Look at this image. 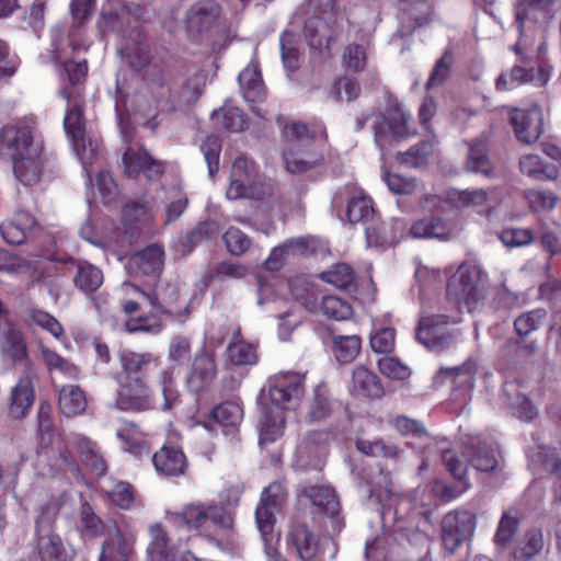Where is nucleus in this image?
I'll list each match as a JSON object with an SVG mask.
<instances>
[{
	"label": "nucleus",
	"instance_id": "f257e3e1",
	"mask_svg": "<svg viewBox=\"0 0 561 561\" xmlns=\"http://www.w3.org/2000/svg\"><path fill=\"white\" fill-rule=\"evenodd\" d=\"M304 36L309 46L320 53L332 50L348 37L350 23L344 13L335 8L334 0H307Z\"/></svg>",
	"mask_w": 561,
	"mask_h": 561
},
{
	"label": "nucleus",
	"instance_id": "f03ea898",
	"mask_svg": "<svg viewBox=\"0 0 561 561\" xmlns=\"http://www.w3.org/2000/svg\"><path fill=\"white\" fill-rule=\"evenodd\" d=\"M119 53L127 66L141 76L144 88L138 98L150 94L153 103L165 101L170 87L162 69L151 62L149 46L140 27H135L125 36Z\"/></svg>",
	"mask_w": 561,
	"mask_h": 561
},
{
	"label": "nucleus",
	"instance_id": "7ed1b4c3",
	"mask_svg": "<svg viewBox=\"0 0 561 561\" xmlns=\"http://www.w3.org/2000/svg\"><path fill=\"white\" fill-rule=\"evenodd\" d=\"M302 376L285 373L275 376L268 387V397L274 408H264L260 417V444L275 442L283 433L282 410L296 405L304 393Z\"/></svg>",
	"mask_w": 561,
	"mask_h": 561
},
{
	"label": "nucleus",
	"instance_id": "20e7f679",
	"mask_svg": "<svg viewBox=\"0 0 561 561\" xmlns=\"http://www.w3.org/2000/svg\"><path fill=\"white\" fill-rule=\"evenodd\" d=\"M175 523L185 524L188 528L197 530L224 552L239 551V542L232 533L228 534L226 539L220 537L221 533L230 530L233 526L232 516L220 505L190 504L175 515Z\"/></svg>",
	"mask_w": 561,
	"mask_h": 561
},
{
	"label": "nucleus",
	"instance_id": "39448f33",
	"mask_svg": "<svg viewBox=\"0 0 561 561\" xmlns=\"http://www.w3.org/2000/svg\"><path fill=\"white\" fill-rule=\"evenodd\" d=\"M554 3L556 0H516L514 3L519 38L513 50L523 59L527 58L526 50L533 46L536 34L542 33L553 19Z\"/></svg>",
	"mask_w": 561,
	"mask_h": 561
},
{
	"label": "nucleus",
	"instance_id": "423d86ee",
	"mask_svg": "<svg viewBox=\"0 0 561 561\" xmlns=\"http://www.w3.org/2000/svg\"><path fill=\"white\" fill-rule=\"evenodd\" d=\"M284 136L288 147L284 151L283 158L288 172L300 174L321 164L323 157L320 152L310 149L313 136L305 124L286 125Z\"/></svg>",
	"mask_w": 561,
	"mask_h": 561
},
{
	"label": "nucleus",
	"instance_id": "0eeeda50",
	"mask_svg": "<svg viewBox=\"0 0 561 561\" xmlns=\"http://www.w3.org/2000/svg\"><path fill=\"white\" fill-rule=\"evenodd\" d=\"M447 296L462 304L469 312L479 310L488 296L481 270L472 264H461L448 279Z\"/></svg>",
	"mask_w": 561,
	"mask_h": 561
},
{
	"label": "nucleus",
	"instance_id": "6e6552de",
	"mask_svg": "<svg viewBox=\"0 0 561 561\" xmlns=\"http://www.w3.org/2000/svg\"><path fill=\"white\" fill-rule=\"evenodd\" d=\"M410 116L397 103H390L385 113L380 114L374 125V138L382 157L392 142L409 137L412 131L409 128Z\"/></svg>",
	"mask_w": 561,
	"mask_h": 561
},
{
	"label": "nucleus",
	"instance_id": "1a4fd4ad",
	"mask_svg": "<svg viewBox=\"0 0 561 561\" xmlns=\"http://www.w3.org/2000/svg\"><path fill=\"white\" fill-rule=\"evenodd\" d=\"M287 499V490L283 483L275 481L266 486L255 510V520L261 533L264 546L273 543L275 539V515L280 512Z\"/></svg>",
	"mask_w": 561,
	"mask_h": 561
},
{
	"label": "nucleus",
	"instance_id": "9d476101",
	"mask_svg": "<svg viewBox=\"0 0 561 561\" xmlns=\"http://www.w3.org/2000/svg\"><path fill=\"white\" fill-rule=\"evenodd\" d=\"M450 318L446 314L423 317L417 325L415 337L432 352H445L459 341L461 334L458 331H447L445 327Z\"/></svg>",
	"mask_w": 561,
	"mask_h": 561
},
{
	"label": "nucleus",
	"instance_id": "9b49d317",
	"mask_svg": "<svg viewBox=\"0 0 561 561\" xmlns=\"http://www.w3.org/2000/svg\"><path fill=\"white\" fill-rule=\"evenodd\" d=\"M118 391L115 400L110 404L119 411L141 412L153 407V394L146 381L140 379H117Z\"/></svg>",
	"mask_w": 561,
	"mask_h": 561
},
{
	"label": "nucleus",
	"instance_id": "f8f14e48",
	"mask_svg": "<svg viewBox=\"0 0 561 561\" xmlns=\"http://www.w3.org/2000/svg\"><path fill=\"white\" fill-rule=\"evenodd\" d=\"M476 528V517L469 511H453L447 513L442 522V540L449 553L469 540Z\"/></svg>",
	"mask_w": 561,
	"mask_h": 561
},
{
	"label": "nucleus",
	"instance_id": "ddd939ff",
	"mask_svg": "<svg viewBox=\"0 0 561 561\" xmlns=\"http://www.w3.org/2000/svg\"><path fill=\"white\" fill-rule=\"evenodd\" d=\"M39 147L27 126H4L0 129V158L12 162Z\"/></svg>",
	"mask_w": 561,
	"mask_h": 561
},
{
	"label": "nucleus",
	"instance_id": "4468645a",
	"mask_svg": "<svg viewBox=\"0 0 561 561\" xmlns=\"http://www.w3.org/2000/svg\"><path fill=\"white\" fill-rule=\"evenodd\" d=\"M53 522L49 516L41 515L35 520L37 551L43 561H69L70 554L61 538L53 533Z\"/></svg>",
	"mask_w": 561,
	"mask_h": 561
},
{
	"label": "nucleus",
	"instance_id": "2eb2a0df",
	"mask_svg": "<svg viewBox=\"0 0 561 561\" xmlns=\"http://www.w3.org/2000/svg\"><path fill=\"white\" fill-rule=\"evenodd\" d=\"M256 173L255 164L251 159L244 156L236 158L231 168V181L227 188V197L229 199L260 198L254 187Z\"/></svg>",
	"mask_w": 561,
	"mask_h": 561
},
{
	"label": "nucleus",
	"instance_id": "dca6fc26",
	"mask_svg": "<svg viewBox=\"0 0 561 561\" xmlns=\"http://www.w3.org/2000/svg\"><path fill=\"white\" fill-rule=\"evenodd\" d=\"M510 123L516 138L527 145L536 142L543 131V114L538 105L514 108L510 114Z\"/></svg>",
	"mask_w": 561,
	"mask_h": 561
},
{
	"label": "nucleus",
	"instance_id": "f3484780",
	"mask_svg": "<svg viewBox=\"0 0 561 561\" xmlns=\"http://www.w3.org/2000/svg\"><path fill=\"white\" fill-rule=\"evenodd\" d=\"M220 8L210 0L199 1L193 4L186 12L185 27L188 36L197 41L207 35L214 27Z\"/></svg>",
	"mask_w": 561,
	"mask_h": 561
},
{
	"label": "nucleus",
	"instance_id": "a211bd4d",
	"mask_svg": "<svg viewBox=\"0 0 561 561\" xmlns=\"http://www.w3.org/2000/svg\"><path fill=\"white\" fill-rule=\"evenodd\" d=\"M205 84L206 76L201 71H195L182 82L178 92L172 93L170 90L165 101L153 103L151 99L148 102V108L144 110V112L146 114H150L152 108H157L159 106L163 108L169 105L171 108L175 110L181 108L184 105H191L202 94Z\"/></svg>",
	"mask_w": 561,
	"mask_h": 561
},
{
	"label": "nucleus",
	"instance_id": "6ab92c4d",
	"mask_svg": "<svg viewBox=\"0 0 561 561\" xmlns=\"http://www.w3.org/2000/svg\"><path fill=\"white\" fill-rule=\"evenodd\" d=\"M118 362L122 373L117 379H140L146 381L151 371L160 368L159 358L148 352L122 351L118 353Z\"/></svg>",
	"mask_w": 561,
	"mask_h": 561
},
{
	"label": "nucleus",
	"instance_id": "aec40b11",
	"mask_svg": "<svg viewBox=\"0 0 561 561\" xmlns=\"http://www.w3.org/2000/svg\"><path fill=\"white\" fill-rule=\"evenodd\" d=\"M124 172L129 178L142 172L147 179L156 181L164 172L163 162L152 158L144 148L128 147L123 156Z\"/></svg>",
	"mask_w": 561,
	"mask_h": 561
},
{
	"label": "nucleus",
	"instance_id": "412c9836",
	"mask_svg": "<svg viewBox=\"0 0 561 561\" xmlns=\"http://www.w3.org/2000/svg\"><path fill=\"white\" fill-rule=\"evenodd\" d=\"M550 73L545 68L526 69L515 65L510 70L503 71L495 80L497 91H511L526 83H534L537 87H543L548 83Z\"/></svg>",
	"mask_w": 561,
	"mask_h": 561
},
{
	"label": "nucleus",
	"instance_id": "4be33fe9",
	"mask_svg": "<svg viewBox=\"0 0 561 561\" xmlns=\"http://www.w3.org/2000/svg\"><path fill=\"white\" fill-rule=\"evenodd\" d=\"M164 260L163 247L152 243L134 253L129 259L128 267L136 275L156 276L163 270Z\"/></svg>",
	"mask_w": 561,
	"mask_h": 561
},
{
	"label": "nucleus",
	"instance_id": "5701e85b",
	"mask_svg": "<svg viewBox=\"0 0 561 561\" xmlns=\"http://www.w3.org/2000/svg\"><path fill=\"white\" fill-rule=\"evenodd\" d=\"M70 444L79 454L81 462L87 470L95 478H101L107 472V462L100 451L95 442L84 435L73 434Z\"/></svg>",
	"mask_w": 561,
	"mask_h": 561
},
{
	"label": "nucleus",
	"instance_id": "b1692460",
	"mask_svg": "<svg viewBox=\"0 0 561 561\" xmlns=\"http://www.w3.org/2000/svg\"><path fill=\"white\" fill-rule=\"evenodd\" d=\"M0 351L14 363L24 359L27 354L24 337L10 319L0 318Z\"/></svg>",
	"mask_w": 561,
	"mask_h": 561
},
{
	"label": "nucleus",
	"instance_id": "393cba45",
	"mask_svg": "<svg viewBox=\"0 0 561 561\" xmlns=\"http://www.w3.org/2000/svg\"><path fill=\"white\" fill-rule=\"evenodd\" d=\"M478 365L473 359H468L461 366L444 368L443 375L449 378L457 387L453 391V397L458 401H466L474 386V378Z\"/></svg>",
	"mask_w": 561,
	"mask_h": 561
},
{
	"label": "nucleus",
	"instance_id": "a878e982",
	"mask_svg": "<svg viewBox=\"0 0 561 561\" xmlns=\"http://www.w3.org/2000/svg\"><path fill=\"white\" fill-rule=\"evenodd\" d=\"M152 462L157 472L165 477H179L185 473L187 468L186 457L176 447L163 446L152 455Z\"/></svg>",
	"mask_w": 561,
	"mask_h": 561
},
{
	"label": "nucleus",
	"instance_id": "bb28decb",
	"mask_svg": "<svg viewBox=\"0 0 561 561\" xmlns=\"http://www.w3.org/2000/svg\"><path fill=\"white\" fill-rule=\"evenodd\" d=\"M105 31L122 33L123 38L128 35L126 27H139L138 20L130 15L126 7L107 2L102 7L101 22Z\"/></svg>",
	"mask_w": 561,
	"mask_h": 561
},
{
	"label": "nucleus",
	"instance_id": "cd10ccee",
	"mask_svg": "<svg viewBox=\"0 0 561 561\" xmlns=\"http://www.w3.org/2000/svg\"><path fill=\"white\" fill-rule=\"evenodd\" d=\"M463 454L478 471L493 472L500 467L497 449L486 442H471L465 446Z\"/></svg>",
	"mask_w": 561,
	"mask_h": 561
},
{
	"label": "nucleus",
	"instance_id": "c85d7f7f",
	"mask_svg": "<svg viewBox=\"0 0 561 561\" xmlns=\"http://www.w3.org/2000/svg\"><path fill=\"white\" fill-rule=\"evenodd\" d=\"M238 82L247 102L254 103L264 99L265 85L256 58H253L239 73Z\"/></svg>",
	"mask_w": 561,
	"mask_h": 561
},
{
	"label": "nucleus",
	"instance_id": "c756f323",
	"mask_svg": "<svg viewBox=\"0 0 561 561\" xmlns=\"http://www.w3.org/2000/svg\"><path fill=\"white\" fill-rule=\"evenodd\" d=\"M42 147L12 161L13 173L23 185L36 184L43 173Z\"/></svg>",
	"mask_w": 561,
	"mask_h": 561
},
{
	"label": "nucleus",
	"instance_id": "7c9ffc66",
	"mask_svg": "<svg viewBox=\"0 0 561 561\" xmlns=\"http://www.w3.org/2000/svg\"><path fill=\"white\" fill-rule=\"evenodd\" d=\"M301 561H321L316 536L305 525H296L287 536Z\"/></svg>",
	"mask_w": 561,
	"mask_h": 561
},
{
	"label": "nucleus",
	"instance_id": "2f4dec72",
	"mask_svg": "<svg viewBox=\"0 0 561 561\" xmlns=\"http://www.w3.org/2000/svg\"><path fill=\"white\" fill-rule=\"evenodd\" d=\"M35 226L36 220L32 214L19 210L12 220L0 225V232L7 243L20 245L25 242L28 233Z\"/></svg>",
	"mask_w": 561,
	"mask_h": 561
},
{
	"label": "nucleus",
	"instance_id": "473e14b6",
	"mask_svg": "<svg viewBox=\"0 0 561 561\" xmlns=\"http://www.w3.org/2000/svg\"><path fill=\"white\" fill-rule=\"evenodd\" d=\"M346 217L352 225L360 224L367 237V229L378 224V216L373 207L371 199L358 193L350 197L346 206Z\"/></svg>",
	"mask_w": 561,
	"mask_h": 561
},
{
	"label": "nucleus",
	"instance_id": "72a5a7b5",
	"mask_svg": "<svg viewBox=\"0 0 561 561\" xmlns=\"http://www.w3.org/2000/svg\"><path fill=\"white\" fill-rule=\"evenodd\" d=\"M217 374V366L213 354L202 350L195 355L192 374L188 377V386L198 391L207 386Z\"/></svg>",
	"mask_w": 561,
	"mask_h": 561
},
{
	"label": "nucleus",
	"instance_id": "f704fd0d",
	"mask_svg": "<svg viewBox=\"0 0 561 561\" xmlns=\"http://www.w3.org/2000/svg\"><path fill=\"white\" fill-rule=\"evenodd\" d=\"M442 460L446 469L458 481L457 486L445 488V499L451 500L463 493L469 488V483L466 481L467 465L458 459L457 454L453 449H444L442 451Z\"/></svg>",
	"mask_w": 561,
	"mask_h": 561
},
{
	"label": "nucleus",
	"instance_id": "c9c22d12",
	"mask_svg": "<svg viewBox=\"0 0 561 561\" xmlns=\"http://www.w3.org/2000/svg\"><path fill=\"white\" fill-rule=\"evenodd\" d=\"M34 402L33 383L28 376L20 379L11 393L10 413L14 419L24 417Z\"/></svg>",
	"mask_w": 561,
	"mask_h": 561
},
{
	"label": "nucleus",
	"instance_id": "e433bc0d",
	"mask_svg": "<svg viewBox=\"0 0 561 561\" xmlns=\"http://www.w3.org/2000/svg\"><path fill=\"white\" fill-rule=\"evenodd\" d=\"M379 228V222L375 227L367 229L368 247H389L396 244L404 234L407 226L401 219H391L388 224L382 225L380 234L376 236L375 230Z\"/></svg>",
	"mask_w": 561,
	"mask_h": 561
},
{
	"label": "nucleus",
	"instance_id": "4c0bfd02",
	"mask_svg": "<svg viewBox=\"0 0 561 561\" xmlns=\"http://www.w3.org/2000/svg\"><path fill=\"white\" fill-rule=\"evenodd\" d=\"M58 407L66 416L82 414L87 409L84 391L76 385L64 386L59 390Z\"/></svg>",
	"mask_w": 561,
	"mask_h": 561
},
{
	"label": "nucleus",
	"instance_id": "58836bf2",
	"mask_svg": "<svg viewBox=\"0 0 561 561\" xmlns=\"http://www.w3.org/2000/svg\"><path fill=\"white\" fill-rule=\"evenodd\" d=\"M211 417L224 428L226 435L234 434L243 417L238 402L226 401L211 411Z\"/></svg>",
	"mask_w": 561,
	"mask_h": 561
},
{
	"label": "nucleus",
	"instance_id": "ea45409f",
	"mask_svg": "<svg viewBox=\"0 0 561 561\" xmlns=\"http://www.w3.org/2000/svg\"><path fill=\"white\" fill-rule=\"evenodd\" d=\"M320 278L336 288L353 293L356 290V273L347 263H337L322 272Z\"/></svg>",
	"mask_w": 561,
	"mask_h": 561
},
{
	"label": "nucleus",
	"instance_id": "a19ab883",
	"mask_svg": "<svg viewBox=\"0 0 561 561\" xmlns=\"http://www.w3.org/2000/svg\"><path fill=\"white\" fill-rule=\"evenodd\" d=\"M125 286L131 287L134 290L139 291L148 304L160 312H167L170 307L178 299L176 289L174 286L168 283L158 282L154 289L150 293L138 289L136 286L125 284Z\"/></svg>",
	"mask_w": 561,
	"mask_h": 561
},
{
	"label": "nucleus",
	"instance_id": "79ce46f5",
	"mask_svg": "<svg viewBox=\"0 0 561 561\" xmlns=\"http://www.w3.org/2000/svg\"><path fill=\"white\" fill-rule=\"evenodd\" d=\"M76 267L73 284L81 291L85 294L93 293L103 284V273L95 265L87 261H79Z\"/></svg>",
	"mask_w": 561,
	"mask_h": 561
},
{
	"label": "nucleus",
	"instance_id": "37998d69",
	"mask_svg": "<svg viewBox=\"0 0 561 561\" xmlns=\"http://www.w3.org/2000/svg\"><path fill=\"white\" fill-rule=\"evenodd\" d=\"M352 381L353 391L357 396L376 399L380 398L383 393V389L378 377L365 367L360 366L354 369Z\"/></svg>",
	"mask_w": 561,
	"mask_h": 561
},
{
	"label": "nucleus",
	"instance_id": "c03bdc74",
	"mask_svg": "<svg viewBox=\"0 0 561 561\" xmlns=\"http://www.w3.org/2000/svg\"><path fill=\"white\" fill-rule=\"evenodd\" d=\"M304 494L310 499L314 506L331 517L339 514L340 503L333 489L322 485H309L304 488Z\"/></svg>",
	"mask_w": 561,
	"mask_h": 561
},
{
	"label": "nucleus",
	"instance_id": "a18cd8bd",
	"mask_svg": "<svg viewBox=\"0 0 561 561\" xmlns=\"http://www.w3.org/2000/svg\"><path fill=\"white\" fill-rule=\"evenodd\" d=\"M151 541L147 553L150 561H176V553L168 546L167 535L160 524L150 527Z\"/></svg>",
	"mask_w": 561,
	"mask_h": 561
},
{
	"label": "nucleus",
	"instance_id": "49530a36",
	"mask_svg": "<svg viewBox=\"0 0 561 561\" xmlns=\"http://www.w3.org/2000/svg\"><path fill=\"white\" fill-rule=\"evenodd\" d=\"M522 512L516 507H510L503 512L497 529L494 535V543L499 547H506L519 528Z\"/></svg>",
	"mask_w": 561,
	"mask_h": 561
},
{
	"label": "nucleus",
	"instance_id": "de8ad7c7",
	"mask_svg": "<svg viewBox=\"0 0 561 561\" xmlns=\"http://www.w3.org/2000/svg\"><path fill=\"white\" fill-rule=\"evenodd\" d=\"M129 547L124 536L114 525V531H110L103 541L99 561H128Z\"/></svg>",
	"mask_w": 561,
	"mask_h": 561
},
{
	"label": "nucleus",
	"instance_id": "09e8293b",
	"mask_svg": "<svg viewBox=\"0 0 561 561\" xmlns=\"http://www.w3.org/2000/svg\"><path fill=\"white\" fill-rule=\"evenodd\" d=\"M414 238L446 240L450 230L446 222L439 217H428L413 224L410 229Z\"/></svg>",
	"mask_w": 561,
	"mask_h": 561
},
{
	"label": "nucleus",
	"instance_id": "8fccbe9b",
	"mask_svg": "<svg viewBox=\"0 0 561 561\" xmlns=\"http://www.w3.org/2000/svg\"><path fill=\"white\" fill-rule=\"evenodd\" d=\"M214 123L226 130L232 133L242 131L247 127V118L241 108L224 105L211 114Z\"/></svg>",
	"mask_w": 561,
	"mask_h": 561
},
{
	"label": "nucleus",
	"instance_id": "3c124183",
	"mask_svg": "<svg viewBox=\"0 0 561 561\" xmlns=\"http://www.w3.org/2000/svg\"><path fill=\"white\" fill-rule=\"evenodd\" d=\"M466 170L489 176L493 165L488 157L486 145L482 140H474L469 146L466 160Z\"/></svg>",
	"mask_w": 561,
	"mask_h": 561
},
{
	"label": "nucleus",
	"instance_id": "603ef678",
	"mask_svg": "<svg viewBox=\"0 0 561 561\" xmlns=\"http://www.w3.org/2000/svg\"><path fill=\"white\" fill-rule=\"evenodd\" d=\"M435 142V137L422 140L417 145L412 146L408 151L398 152L397 159L400 163L407 167H424L427 163L428 157L434 151Z\"/></svg>",
	"mask_w": 561,
	"mask_h": 561
},
{
	"label": "nucleus",
	"instance_id": "864d4df0",
	"mask_svg": "<svg viewBox=\"0 0 561 561\" xmlns=\"http://www.w3.org/2000/svg\"><path fill=\"white\" fill-rule=\"evenodd\" d=\"M72 148L77 156L80 158L82 167L85 171L88 182H91V170L90 168L96 162L101 150L98 140L90 137H81L75 141H71Z\"/></svg>",
	"mask_w": 561,
	"mask_h": 561
},
{
	"label": "nucleus",
	"instance_id": "5fc2aeb1",
	"mask_svg": "<svg viewBox=\"0 0 561 561\" xmlns=\"http://www.w3.org/2000/svg\"><path fill=\"white\" fill-rule=\"evenodd\" d=\"M520 172L529 178L541 180L556 176V169L546 164L537 154H525L519 159Z\"/></svg>",
	"mask_w": 561,
	"mask_h": 561
},
{
	"label": "nucleus",
	"instance_id": "6e6d98bb",
	"mask_svg": "<svg viewBox=\"0 0 561 561\" xmlns=\"http://www.w3.org/2000/svg\"><path fill=\"white\" fill-rule=\"evenodd\" d=\"M360 351V339L357 335H335L333 352L340 363L347 364L356 358Z\"/></svg>",
	"mask_w": 561,
	"mask_h": 561
},
{
	"label": "nucleus",
	"instance_id": "4d7b16f0",
	"mask_svg": "<svg viewBox=\"0 0 561 561\" xmlns=\"http://www.w3.org/2000/svg\"><path fill=\"white\" fill-rule=\"evenodd\" d=\"M42 358L49 371H58L70 380L79 378V369L72 363L58 355L56 352L41 346Z\"/></svg>",
	"mask_w": 561,
	"mask_h": 561
},
{
	"label": "nucleus",
	"instance_id": "13d9d810",
	"mask_svg": "<svg viewBox=\"0 0 561 561\" xmlns=\"http://www.w3.org/2000/svg\"><path fill=\"white\" fill-rule=\"evenodd\" d=\"M545 547L543 534L540 529H530L525 534L524 542L514 550L517 560H530Z\"/></svg>",
	"mask_w": 561,
	"mask_h": 561
},
{
	"label": "nucleus",
	"instance_id": "bf43d9fd",
	"mask_svg": "<svg viewBox=\"0 0 561 561\" xmlns=\"http://www.w3.org/2000/svg\"><path fill=\"white\" fill-rule=\"evenodd\" d=\"M159 386L163 397L161 409L163 411H170L180 403V392L172 369L160 370Z\"/></svg>",
	"mask_w": 561,
	"mask_h": 561
},
{
	"label": "nucleus",
	"instance_id": "052dcab7",
	"mask_svg": "<svg viewBox=\"0 0 561 561\" xmlns=\"http://www.w3.org/2000/svg\"><path fill=\"white\" fill-rule=\"evenodd\" d=\"M360 94V87L358 81L348 76H344L335 80L331 88L329 95L335 101L352 102L356 100Z\"/></svg>",
	"mask_w": 561,
	"mask_h": 561
},
{
	"label": "nucleus",
	"instance_id": "680f3d73",
	"mask_svg": "<svg viewBox=\"0 0 561 561\" xmlns=\"http://www.w3.org/2000/svg\"><path fill=\"white\" fill-rule=\"evenodd\" d=\"M334 410V402H332L324 389L317 388L313 398L309 405L307 416L312 422H320L328 419Z\"/></svg>",
	"mask_w": 561,
	"mask_h": 561
},
{
	"label": "nucleus",
	"instance_id": "e2e57ef3",
	"mask_svg": "<svg viewBox=\"0 0 561 561\" xmlns=\"http://www.w3.org/2000/svg\"><path fill=\"white\" fill-rule=\"evenodd\" d=\"M545 309L537 308L522 313L514 320V330L520 337H525L538 330L541 321L546 318Z\"/></svg>",
	"mask_w": 561,
	"mask_h": 561
},
{
	"label": "nucleus",
	"instance_id": "0e129e2a",
	"mask_svg": "<svg viewBox=\"0 0 561 561\" xmlns=\"http://www.w3.org/2000/svg\"><path fill=\"white\" fill-rule=\"evenodd\" d=\"M320 310L323 316L336 321L351 318L353 309L351 305L336 296H325L320 302Z\"/></svg>",
	"mask_w": 561,
	"mask_h": 561
},
{
	"label": "nucleus",
	"instance_id": "69168bd1",
	"mask_svg": "<svg viewBox=\"0 0 561 561\" xmlns=\"http://www.w3.org/2000/svg\"><path fill=\"white\" fill-rule=\"evenodd\" d=\"M79 519L82 534L98 537L104 533V523L88 502L81 504Z\"/></svg>",
	"mask_w": 561,
	"mask_h": 561
},
{
	"label": "nucleus",
	"instance_id": "338daca9",
	"mask_svg": "<svg viewBox=\"0 0 561 561\" xmlns=\"http://www.w3.org/2000/svg\"><path fill=\"white\" fill-rule=\"evenodd\" d=\"M214 233L213 225L209 222H199L196 227L187 233L185 239L178 244V251L182 255L190 254L195 245L208 240Z\"/></svg>",
	"mask_w": 561,
	"mask_h": 561
},
{
	"label": "nucleus",
	"instance_id": "774afa93",
	"mask_svg": "<svg viewBox=\"0 0 561 561\" xmlns=\"http://www.w3.org/2000/svg\"><path fill=\"white\" fill-rule=\"evenodd\" d=\"M227 353L230 362L237 366L254 365L257 362V354L253 345L247 342L229 344Z\"/></svg>",
	"mask_w": 561,
	"mask_h": 561
}]
</instances>
